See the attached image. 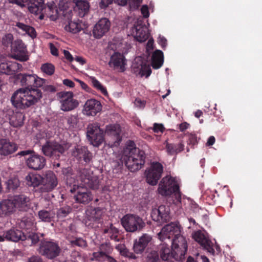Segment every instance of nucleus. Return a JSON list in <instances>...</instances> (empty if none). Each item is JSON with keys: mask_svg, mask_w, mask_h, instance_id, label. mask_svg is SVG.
<instances>
[{"mask_svg": "<svg viewBox=\"0 0 262 262\" xmlns=\"http://www.w3.org/2000/svg\"><path fill=\"white\" fill-rule=\"evenodd\" d=\"M15 79L17 83L24 88L17 90L12 95L11 101L14 107L26 110L40 101L42 93L39 88L45 84V79L39 77L33 72L18 74Z\"/></svg>", "mask_w": 262, "mask_h": 262, "instance_id": "obj_1", "label": "nucleus"}, {"mask_svg": "<svg viewBox=\"0 0 262 262\" xmlns=\"http://www.w3.org/2000/svg\"><path fill=\"white\" fill-rule=\"evenodd\" d=\"M157 236L161 241H168L174 252L176 253L177 261L184 258L187 251V243L185 237L180 234L176 224L171 223L165 225Z\"/></svg>", "mask_w": 262, "mask_h": 262, "instance_id": "obj_2", "label": "nucleus"}, {"mask_svg": "<svg viewBox=\"0 0 262 262\" xmlns=\"http://www.w3.org/2000/svg\"><path fill=\"white\" fill-rule=\"evenodd\" d=\"M134 143L127 147L124 150L119 161L117 162L119 169H121L124 163L130 172H135L140 169L145 164V154L143 150L137 147H133Z\"/></svg>", "mask_w": 262, "mask_h": 262, "instance_id": "obj_3", "label": "nucleus"}, {"mask_svg": "<svg viewBox=\"0 0 262 262\" xmlns=\"http://www.w3.org/2000/svg\"><path fill=\"white\" fill-rule=\"evenodd\" d=\"M17 156L24 157L27 166L35 170L42 169L46 165V160L42 156L36 154L33 150H25L18 152Z\"/></svg>", "mask_w": 262, "mask_h": 262, "instance_id": "obj_4", "label": "nucleus"}, {"mask_svg": "<svg viewBox=\"0 0 262 262\" xmlns=\"http://www.w3.org/2000/svg\"><path fill=\"white\" fill-rule=\"evenodd\" d=\"M70 147L68 143L60 144L54 141H47L42 146L43 154L48 157L57 159Z\"/></svg>", "mask_w": 262, "mask_h": 262, "instance_id": "obj_5", "label": "nucleus"}, {"mask_svg": "<svg viewBox=\"0 0 262 262\" xmlns=\"http://www.w3.org/2000/svg\"><path fill=\"white\" fill-rule=\"evenodd\" d=\"M38 253L48 259H53L58 257L61 251L58 243L53 240L41 241Z\"/></svg>", "mask_w": 262, "mask_h": 262, "instance_id": "obj_6", "label": "nucleus"}, {"mask_svg": "<svg viewBox=\"0 0 262 262\" xmlns=\"http://www.w3.org/2000/svg\"><path fill=\"white\" fill-rule=\"evenodd\" d=\"M121 223L126 231L134 232L141 230L145 226L142 219L133 214H127L121 219Z\"/></svg>", "mask_w": 262, "mask_h": 262, "instance_id": "obj_7", "label": "nucleus"}, {"mask_svg": "<svg viewBox=\"0 0 262 262\" xmlns=\"http://www.w3.org/2000/svg\"><path fill=\"white\" fill-rule=\"evenodd\" d=\"M103 214V209L100 207L87 209L85 221L86 226L92 228H102Z\"/></svg>", "mask_w": 262, "mask_h": 262, "instance_id": "obj_8", "label": "nucleus"}, {"mask_svg": "<svg viewBox=\"0 0 262 262\" xmlns=\"http://www.w3.org/2000/svg\"><path fill=\"white\" fill-rule=\"evenodd\" d=\"M179 185L174 178L170 176H166L160 181L158 191L163 196H169L178 190Z\"/></svg>", "mask_w": 262, "mask_h": 262, "instance_id": "obj_9", "label": "nucleus"}, {"mask_svg": "<svg viewBox=\"0 0 262 262\" xmlns=\"http://www.w3.org/2000/svg\"><path fill=\"white\" fill-rule=\"evenodd\" d=\"M163 172V166L162 164L158 162H152L145 172L147 183L152 186L157 185Z\"/></svg>", "mask_w": 262, "mask_h": 262, "instance_id": "obj_10", "label": "nucleus"}, {"mask_svg": "<svg viewBox=\"0 0 262 262\" xmlns=\"http://www.w3.org/2000/svg\"><path fill=\"white\" fill-rule=\"evenodd\" d=\"M41 185L39 188L40 193L50 192L54 190L58 185V179L54 172L48 170L42 175Z\"/></svg>", "mask_w": 262, "mask_h": 262, "instance_id": "obj_11", "label": "nucleus"}, {"mask_svg": "<svg viewBox=\"0 0 262 262\" xmlns=\"http://www.w3.org/2000/svg\"><path fill=\"white\" fill-rule=\"evenodd\" d=\"M11 47L12 58L21 62L27 61L29 60V56L27 47L21 40H14Z\"/></svg>", "mask_w": 262, "mask_h": 262, "instance_id": "obj_12", "label": "nucleus"}, {"mask_svg": "<svg viewBox=\"0 0 262 262\" xmlns=\"http://www.w3.org/2000/svg\"><path fill=\"white\" fill-rule=\"evenodd\" d=\"M87 137L95 146H99L104 141L103 131L97 123L90 124L87 127Z\"/></svg>", "mask_w": 262, "mask_h": 262, "instance_id": "obj_13", "label": "nucleus"}, {"mask_svg": "<svg viewBox=\"0 0 262 262\" xmlns=\"http://www.w3.org/2000/svg\"><path fill=\"white\" fill-rule=\"evenodd\" d=\"M58 96L61 99L60 108L64 112L72 111L78 105V101L73 99L72 92H61L58 94Z\"/></svg>", "mask_w": 262, "mask_h": 262, "instance_id": "obj_14", "label": "nucleus"}, {"mask_svg": "<svg viewBox=\"0 0 262 262\" xmlns=\"http://www.w3.org/2000/svg\"><path fill=\"white\" fill-rule=\"evenodd\" d=\"M75 192L74 198L76 202L87 204L93 200V195L91 191L86 187L82 185L77 186V188H73L71 191Z\"/></svg>", "mask_w": 262, "mask_h": 262, "instance_id": "obj_15", "label": "nucleus"}, {"mask_svg": "<svg viewBox=\"0 0 262 262\" xmlns=\"http://www.w3.org/2000/svg\"><path fill=\"white\" fill-rule=\"evenodd\" d=\"M170 209L168 206L161 205L152 210L151 216L152 220L160 223H167L170 219Z\"/></svg>", "mask_w": 262, "mask_h": 262, "instance_id": "obj_16", "label": "nucleus"}, {"mask_svg": "<svg viewBox=\"0 0 262 262\" xmlns=\"http://www.w3.org/2000/svg\"><path fill=\"white\" fill-rule=\"evenodd\" d=\"M72 155L79 162L83 161L88 164L92 160L93 154L86 146H77L72 151Z\"/></svg>", "mask_w": 262, "mask_h": 262, "instance_id": "obj_17", "label": "nucleus"}, {"mask_svg": "<svg viewBox=\"0 0 262 262\" xmlns=\"http://www.w3.org/2000/svg\"><path fill=\"white\" fill-rule=\"evenodd\" d=\"M121 129L119 125H110L106 128L105 134L110 137L112 142V146H117L122 140L120 135Z\"/></svg>", "mask_w": 262, "mask_h": 262, "instance_id": "obj_18", "label": "nucleus"}, {"mask_svg": "<svg viewBox=\"0 0 262 262\" xmlns=\"http://www.w3.org/2000/svg\"><path fill=\"white\" fill-rule=\"evenodd\" d=\"M111 23L106 18H101L94 26L93 34L96 38H100L110 28Z\"/></svg>", "mask_w": 262, "mask_h": 262, "instance_id": "obj_19", "label": "nucleus"}, {"mask_svg": "<svg viewBox=\"0 0 262 262\" xmlns=\"http://www.w3.org/2000/svg\"><path fill=\"white\" fill-rule=\"evenodd\" d=\"M162 242L163 243L160 244L159 247V253L160 255L161 259L163 261L171 260L172 259L177 260L176 253L174 252L172 248H169V243H167L166 241Z\"/></svg>", "mask_w": 262, "mask_h": 262, "instance_id": "obj_20", "label": "nucleus"}, {"mask_svg": "<svg viewBox=\"0 0 262 262\" xmlns=\"http://www.w3.org/2000/svg\"><path fill=\"white\" fill-rule=\"evenodd\" d=\"M15 210L20 211H27L30 208V200L25 194L14 195L12 198Z\"/></svg>", "mask_w": 262, "mask_h": 262, "instance_id": "obj_21", "label": "nucleus"}, {"mask_svg": "<svg viewBox=\"0 0 262 262\" xmlns=\"http://www.w3.org/2000/svg\"><path fill=\"white\" fill-rule=\"evenodd\" d=\"M102 110L100 102L95 99L88 100L84 105L83 111L87 116H95Z\"/></svg>", "mask_w": 262, "mask_h": 262, "instance_id": "obj_22", "label": "nucleus"}, {"mask_svg": "<svg viewBox=\"0 0 262 262\" xmlns=\"http://www.w3.org/2000/svg\"><path fill=\"white\" fill-rule=\"evenodd\" d=\"M193 238L207 251L212 254L214 253L211 241L207 238L201 231L195 232L192 235Z\"/></svg>", "mask_w": 262, "mask_h": 262, "instance_id": "obj_23", "label": "nucleus"}, {"mask_svg": "<svg viewBox=\"0 0 262 262\" xmlns=\"http://www.w3.org/2000/svg\"><path fill=\"white\" fill-rule=\"evenodd\" d=\"M108 64L114 69H119L121 72H123L125 71L126 64L125 57L120 53L114 52L111 56Z\"/></svg>", "mask_w": 262, "mask_h": 262, "instance_id": "obj_24", "label": "nucleus"}, {"mask_svg": "<svg viewBox=\"0 0 262 262\" xmlns=\"http://www.w3.org/2000/svg\"><path fill=\"white\" fill-rule=\"evenodd\" d=\"M18 149L17 145L7 139H0V155L8 156L15 152Z\"/></svg>", "mask_w": 262, "mask_h": 262, "instance_id": "obj_25", "label": "nucleus"}, {"mask_svg": "<svg viewBox=\"0 0 262 262\" xmlns=\"http://www.w3.org/2000/svg\"><path fill=\"white\" fill-rule=\"evenodd\" d=\"M151 240V237L147 234H144L139 239L134 242L133 249L136 254H141L144 251L149 243Z\"/></svg>", "mask_w": 262, "mask_h": 262, "instance_id": "obj_26", "label": "nucleus"}, {"mask_svg": "<svg viewBox=\"0 0 262 262\" xmlns=\"http://www.w3.org/2000/svg\"><path fill=\"white\" fill-rule=\"evenodd\" d=\"M4 235L5 236V239H6L7 241L14 242L20 240L27 239L24 233L21 230L14 228L7 231L4 234Z\"/></svg>", "mask_w": 262, "mask_h": 262, "instance_id": "obj_27", "label": "nucleus"}, {"mask_svg": "<svg viewBox=\"0 0 262 262\" xmlns=\"http://www.w3.org/2000/svg\"><path fill=\"white\" fill-rule=\"evenodd\" d=\"M15 205L12 199L4 200L0 202V214L9 215L15 211Z\"/></svg>", "mask_w": 262, "mask_h": 262, "instance_id": "obj_28", "label": "nucleus"}, {"mask_svg": "<svg viewBox=\"0 0 262 262\" xmlns=\"http://www.w3.org/2000/svg\"><path fill=\"white\" fill-rule=\"evenodd\" d=\"M25 118V115L20 112H13L9 118V122L14 127H20L24 124Z\"/></svg>", "mask_w": 262, "mask_h": 262, "instance_id": "obj_29", "label": "nucleus"}, {"mask_svg": "<svg viewBox=\"0 0 262 262\" xmlns=\"http://www.w3.org/2000/svg\"><path fill=\"white\" fill-rule=\"evenodd\" d=\"M26 180L27 184L30 187H33L34 188H39L41 185V182L42 180V176L38 174H32L30 173L26 177Z\"/></svg>", "mask_w": 262, "mask_h": 262, "instance_id": "obj_30", "label": "nucleus"}, {"mask_svg": "<svg viewBox=\"0 0 262 262\" xmlns=\"http://www.w3.org/2000/svg\"><path fill=\"white\" fill-rule=\"evenodd\" d=\"M163 62V53L161 50H156L152 55L151 66L154 69H158L162 67Z\"/></svg>", "mask_w": 262, "mask_h": 262, "instance_id": "obj_31", "label": "nucleus"}, {"mask_svg": "<svg viewBox=\"0 0 262 262\" xmlns=\"http://www.w3.org/2000/svg\"><path fill=\"white\" fill-rule=\"evenodd\" d=\"M166 149L168 154L170 155H176L184 149V144L182 142L179 143H166Z\"/></svg>", "mask_w": 262, "mask_h": 262, "instance_id": "obj_32", "label": "nucleus"}, {"mask_svg": "<svg viewBox=\"0 0 262 262\" xmlns=\"http://www.w3.org/2000/svg\"><path fill=\"white\" fill-rule=\"evenodd\" d=\"M103 232L104 234H107L108 236L112 240H114L115 242H119L120 240L118 237L119 230L112 223L103 229Z\"/></svg>", "mask_w": 262, "mask_h": 262, "instance_id": "obj_33", "label": "nucleus"}, {"mask_svg": "<svg viewBox=\"0 0 262 262\" xmlns=\"http://www.w3.org/2000/svg\"><path fill=\"white\" fill-rule=\"evenodd\" d=\"M38 216L41 221L50 223L53 221L55 213L51 210L42 209L38 212Z\"/></svg>", "mask_w": 262, "mask_h": 262, "instance_id": "obj_34", "label": "nucleus"}, {"mask_svg": "<svg viewBox=\"0 0 262 262\" xmlns=\"http://www.w3.org/2000/svg\"><path fill=\"white\" fill-rule=\"evenodd\" d=\"M100 250L99 252L94 253V256L95 257H102L106 256L112 252L113 248L110 243H105L100 245Z\"/></svg>", "mask_w": 262, "mask_h": 262, "instance_id": "obj_35", "label": "nucleus"}, {"mask_svg": "<svg viewBox=\"0 0 262 262\" xmlns=\"http://www.w3.org/2000/svg\"><path fill=\"white\" fill-rule=\"evenodd\" d=\"M15 26L26 32L32 38H34L36 37V32L33 27L20 22H17Z\"/></svg>", "mask_w": 262, "mask_h": 262, "instance_id": "obj_36", "label": "nucleus"}, {"mask_svg": "<svg viewBox=\"0 0 262 262\" xmlns=\"http://www.w3.org/2000/svg\"><path fill=\"white\" fill-rule=\"evenodd\" d=\"M62 173L64 175V179L66 180L67 184L69 185H73L74 188H77V186L80 185L79 182L77 184H76V179L73 177V174L71 172V168H64L62 170Z\"/></svg>", "mask_w": 262, "mask_h": 262, "instance_id": "obj_37", "label": "nucleus"}, {"mask_svg": "<svg viewBox=\"0 0 262 262\" xmlns=\"http://www.w3.org/2000/svg\"><path fill=\"white\" fill-rule=\"evenodd\" d=\"M77 8L79 10V13L83 16L87 13L89 10V3L85 1L78 0L75 2Z\"/></svg>", "mask_w": 262, "mask_h": 262, "instance_id": "obj_38", "label": "nucleus"}, {"mask_svg": "<svg viewBox=\"0 0 262 262\" xmlns=\"http://www.w3.org/2000/svg\"><path fill=\"white\" fill-rule=\"evenodd\" d=\"M91 177L89 170L86 168L79 169L78 171L77 177L76 181L77 182L80 181V185H82L83 183L86 181V180L88 179Z\"/></svg>", "mask_w": 262, "mask_h": 262, "instance_id": "obj_39", "label": "nucleus"}, {"mask_svg": "<svg viewBox=\"0 0 262 262\" xmlns=\"http://www.w3.org/2000/svg\"><path fill=\"white\" fill-rule=\"evenodd\" d=\"M65 30L73 34L79 32L82 30L81 24L77 22L71 21L65 27Z\"/></svg>", "mask_w": 262, "mask_h": 262, "instance_id": "obj_40", "label": "nucleus"}, {"mask_svg": "<svg viewBox=\"0 0 262 262\" xmlns=\"http://www.w3.org/2000/svg\"><path fill=\"white\" fill-rule=\"evenodd\" d=\"M99 180L96 177H90L82 185L83 187H90L93 189H97L99 187Z\"/></svg>", "mask_w": 262, "mask_h": 262, "instance_id": "obj_41", "label": "nucleus"}, {"mask_svg": "<svg viewBox=\"0 0 262 262\" xmlns=\"http://www.w3.org/2000/svg\"><path fill=\"white\" fill-rule=\"evenodd\" d=\"M116 249L120 251V254L123 256L127 257L130 259H135L137 258L136 255L134 253L130 252L124 245H118L116 246Z\"/></svg>", "mask_w": 262, "mask_h": 262, "instance_id": "obj_42", "label": "nucleus"}, {"mask_svg": "<svg viewBox=\"0 0 262 262\" xmlns=\"http://www.w3.org/2000/svg\"><path fill=\"white\" fill-rule=\"evenodd\" d=\"M146 261V262H161L159 252L156 250H151L147 252Z\"/></svg>", "mask_w": 262, "mask_h": 262, "instance_id": "obj_43", "label": "nucleus"}, {"mask_svg": "<svg viewBox=\"0 0 262 262\" xmlns=\"http://www.w3.org/2000/svg\"><path fill=\"white\" fill-rule=\"evenodd\" d=\"M139 72L142 76H145L146 77H149L151 73V70L150 66L143 61H141L140 64Z\"/></svg>", "mask_w": 262, "mask_h": 262, "instance_id": "obj_44", "label": "nucleus"}, {"mask_svg": "<svg viewBox=\"0 0 262 262\" xmlns=\"http://www.w3.org/2000/svg\"><path fill=\"white\" fill-rule=\"evenodd\" d=\"M138 27V25L136 28L137 39L140 42L144 41L148 38V34L145 29Z\"/></svg>", "mask_w": 262, "mask_h": 262, "instance_id": "obj_45", "label": "nucleus"}, {"mask_svg": "<svg viewBox=\"0 0 262 262\" xmlns=\"http://www.w3.org/2000/svg\"><path fill=\"white\" fill-rule=\"evenodd\" d=\"M72 211V208L69 206H64L59 208L57 211V216L59 219H63L68 216Z\"/></svg>", "mask_w": 262, "mask_h": 262, "instance_id": "obj_46", "label": "nucleus"}, {"mask_svg": "<svg viewBox=\"0 0 262 262\" xmlns=\"http://www.w3.org/2000/svg\"><path fill=\"white\" fill-rule=\"evenodd\" d=\"M7 188L9 191H13L16 189L20 185V182L18 178H13L8 180L6 182Z\"/></svg>", "mask_w": 262, "mask_h": 262, "instance_id": "obj_47", "label": "nucleus"}, {"mask_svg": "<svg viewBox=\"0 0 262 262\" xmlns=\"http://www.w3.org/2000/svg\"><path fill=\"white\" fill-rule=\"evenodd\" d=\"M8 67L9 75H12L23 69L22 65L15 61H8Z\"/></svg>", "mask_w": 262, "mask_h": 262, "instance_id": "obj_48", "label": "nucleus"}, {"mask_svg": "<svg viewBox=\"0 0 262 262\" xmlns=\"http://www.w3.org/2000/svg\"><path fill=\"white\" fill-rule=\"evenodd\" d=\"M69 127L73 129L76 127L78 122V117L76 115H71L66 118Z\"/></svg>", "mask_w": 262, "mask_h": 262, "instance_id": "obj_49", "label": "nucleus"}, {"mask_svg": "<svg viewBox=\"0 0 262 262\" xmlns=\"http://www.w3.org/2000/svg\"><path fill=\"white\" fill-rule=\"evenodd\" d=\"M13 36L11 33L5 34L2 37V45L6 47H8L10 46L11 47V45L13 43Z\"/></svg>", "mask_w": 262, "mask_h": 262, "instance_id": "obj_50", "label": "nucleus"}, {"mask_svg": "<svg viewBox=\"0 0 262 262\" xmlns=\"http://www.w3.org/2000/svg\"><path fill=\"white\" fill-rule=\"evenodd\" d=\"M91 81L93 86L97 90L100 91L102 94L105 95L107 94L106 89L101 84V83L95 77L91 78Z\"/></svg>", "mask_w": 262, "mask_h": 262, "instance_id": "obj_51", "label": "nucleus"}, {"mask_svg": "<svg viewBox=\"0 0 262 262\" xmlns=\"http://www.w3.org/2000/svg\"><path fill=\"white\" fill-rule=\"evenodd\" d=\"M41 70L43 73H45L48 75H52L54 72L55 68L51 63H45L42 65Z\"/></svg>", "mask_w": 262, "mask_h": 262, "instance_id": "obj_52", "label": "nucleus"}, {"mask_svg": "<svg viewBox=\"0 0 262 262\" xmlns=\"http://www.w3.org/2000/svg\"><path fill=\"white\" fill-rule=\"evenodd\" d=\"M70 243L73 246H78L81 248H85L88 246L86 241L80 237L71 240Z\"/></svg>", "mask_w": 262, "mask_h": 262, "instance_id": "obj_53", "label": "nucleus"}, {"mask_svg": "<svg viewBox=\"0 0 262 262\" xmlns=\"http://www.w3.org/2000/svg\"><path fill=\"white\" fill-rule=\"evenodd\" d=\"M141 1V0H129L128 2L130 10H135L138 9Z\"/></svg>", "mask_w": 262, "mask_h": 262, "instance_id": "obj_54", "label": "nucleus"}, {"mask_svg": "<svg viewBox=\"0 0 262 262\" xmlns=\"http://www.w3.org/2000/svg\"><path fill=\"white\" fill-rule=\"evenodd\" d=\"M28 239L31 241L32 245H35L39 242V238L37 234L31 233L29 235Z\"/></svg>", "mask_w": 262, "mask_h": 262, "instance_id": "obj_55", "label": "nucleus"}, {"mask_svg": "<svg viewBox=\"0 0 262 262\" xmlns=\"http://www.w3.org/2000/svg\"><path fill=\"white\" fill-rule=\"evenodd\" d=\"M154 132L156 133H163L165 130V127L162 124L155 123L152 128Z\"/></svg>", "mask_w": 262, "mask_h": 262, "instance_id": "obj_56", "label": "nucleus"}, {"mask_svg": "<svg viewBox=\"0 0 262 262\" xmlns=\"http://www.w3.org/2000/svg\"><path fill=\"white\" fill-rule=\"evenodd\" d=\"M8 62L0 63V74H5L9 75Z\"/></svg>", "mask_w": 262, "mask_h": 262, "instance_id": "obj_57", "label": "nucleus"}, {"mask_svg": "<svg viewBox=\"0 0 262 262\" xmlns=\"http://www.w3.org/2000/svg\"><path fill=\"white\" fill-rule=\"evenodd\" d=\"M41 87H42L43 90L46 92L55 93L56 91V88L52 85H44L43 84Z\"/></svg>", "mask_w": 262, "mask_h": 262, "instance_id": "obj_58", "label": "nucleus"}, {"mask_svg": "<svg viewBox=\"0 0 262 262\" xmlns=\"http://www.w3.org/2000/svg\"><path fill=\"white\" fill-rule=\"evenodd\" d=\"M113 2L114 0H101L99 2V7L101 9H104Z\"/></svg>", "mask_w": 262, "mask_h": 262, "instance_id": "obj_59", "label": "nucleus"}, {"mask_svg": "<svg viewBox=\"0 0 262 262\" xmlns=\"http://www.w3.org/2000/svg\"><path fill=\"white\" fill-rule=\"evenodd\" d=\"M172 194H174V196L176 200L177 201V203H181L182 199V194L180 190V187H179L178 189L173 192Z\"/></svg>", "mask_w": 262, "mask_h": 262, "instance_id": "obj_60", "label": "nucleus"}, {"mask_svg": "<svg viewBox=\"0 0 262 262\" xmlns=\"http://www.w3.org/2000/svg\"><path fill=\"white\" fill-rule=\"evenodd\" d=\"M141 13L144 18H147L149 17V13L148 7L147 5H143L141 9Z\"/></svg>", "mask_w": 262, "mask_h": 262, "instance_id": "obj_61", "label": "nucleus"}, {"mask_svg": "<svg viewBox=\"0 0 262 262\" xmlns=\"http://www.w3.org/2000/svg\"><path fill=\"white\" fill-rule=\"evenodd\" d=\"M49 48L50 49L51 53L55 56H58V51L57 48L55 46V45L53 43L50 42L49 43Z\"/></svg>", "mask_w": 262, "mask_h": 262, "instance_id": "obj_62", "label": "nucleus"}, {"mask_svg": "<svg viewBox=\"0 0 262 262\" xmlns=\"http://www.w3.org/2000/svg\"><path fill=\"white\" fill-rule=\"evenodd\" d=\"M158 43L161 46L162 48L164 49L167 45V40L164 37H159L158 40Z\"/></svg>", "mask_w": 262, "mask_h": 262, "instance_id": "obj_63", "label": "nucleus"}, {"mask_svg": "<svg viewBox=\"0 0 262 262\" xmlns=\"http://www.w3.org/2000/svg\"><path fill=\"white\" fill-rule=\"evenodd\" d=\"M27 262H42V259L39 256H32L28 259Z\"/></svg>", "mask_w": 262, "mask_h": 262, "instance_id": "obj_64", "label": "nucleus"}]
</instances>
